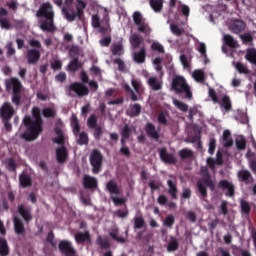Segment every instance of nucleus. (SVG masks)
<instances>
[{
	"instance_id": "39",
	"label": "nucleus",
	"mask_w": 256,
	"mask_h": 256,
	"mask_svg": "<svg viewBox=\"0 0 256 256\" xmlns=\"http://www.w3.org/2000/svg\"><path fill=\"white\" fill-rule=\"evenodd\" d=\"M240 209L242 215H250L251 213V204L245 199L240 200Z\"/></svg>"
},
{
	"instance_id": "60",
	"label": "nucleus",
	"mask_w": 256,
	"mask_h": 256,
	"mask_svg": "<svg viewBox=\"0 0 256 256\" xmlns=\"http://www.w3.org/2000/svg\"><path fill=\"white\" fill-rule=\"evenodd\" d=\"M47 243L51 245V247H57V241H55V234L53 231H50L46 237Z\"/></svg>"
},
{
	"instance_id": "61",
	"label": "nucleus",
	"mask_w": 256,
	"mask_h": 256,
	"mask_svg": "<svg viewBox=\"0 0 256 256\" xmlns=\"http://www.w3.org/2000/svg\"><path fill=\"white\" fill-rule=\"evenodd\" d=\"M115 65H118V71L125 72L127 69V66L125 65V62L121 58H116L113 61Z\"/></svg>"
},
{
	"instance_id": "37",
	"label": "nucleus",
	"mask_w": 256,
	"mask_h": 256,
	"mask_svg": "<svg viewBox=\"0 0 256 256\" xmlns=\"http://www.w3.org/2000/svg\"><path fill=\"white\" fill-rule=\"evenodd\" d=\"M177 249H179V240H177V238L171 236L170 241L167 245V251L169 253H173L174 251H177Z\"/></svg>"
},
{
	"instance_id": "15",
	"label": "nucleus",
	"mask_w": 256,
	"mask_h": 256,
	"mask_svg": "<svg viewBox=\"0 0 256 256\" xmlns=\"http://www.w3.org/2000/svg\"><path fill=\"white\" fill-rule=\"evenodd\" d=\"M26 59L28 65H37V63H39V59H41V51L35 48L27 50Z\"/></svg>"
},
{
	"instance_id": "54",
	"label": "nucleus",
	"mask_w": 256,
	"mask_h": 256,
	"mask_svg": "<svg viewBox=\"0 0 256 256\" xmlns=\"http://www.w3.org/2000/svg\"><path fill=\"white\" fill-rule=\"evenodd\" d=\"M236 147L238 151H245L247 147V140L244 137H240L236 139Z\"/></svg>"
},
{
	"instance_id": "46",
	"label": "nucleus",
	"mask_w": 256,
	"mask_h": 256,
	"mask_svg": "<svg viewBox=\"0 0 256 256\" xmlns=\"http://www.w3.org/2000/svg\"><path fill=\"white\" fill-rule=\"evenodd\" d=\"M173 105L175 107H177L179 109V111H182L183 113H187V111H189V106L187 104H185V102L174 99Z\"/></svg>"
},
{
	"instance_id": "21",
	"label": "nucleus",
	"mask_w": 256,
	"mask_h": 256,
	"mask_svg": "<svg viewBox=\"0 0 256 256\" xmlns=\"http://www.w3.org/2000/svg\"><path fill=\"white\" fill-rule=\"evenodd\" d=\"M218 187L220 189H227L228 193L226 195H228V197H235V186L233 183L229 182V180H221Z\"/></svg>"
},
{
	"instance_id": "48",
	"label": "nucleus",
	"mask_w": 256,
	"mask_h": 256,
	"mask_svg": "<svg viewBox=\"0 0 256 256\" xmlns=\"http://www.w3.org/2000/svg\"><path fill=\"white\" fill-rule=\"evenodd\" d=\"M141 115V104H134L131 106L129 116L130 117H139Z\"/></svg>"
},
{
	"instance_id": "9",
	"label": "nucleus",
	"mask_w": 256,
	"mask_h": 256,
	"mask_svg": "<svg viewBox=\"0 0 256 256\" xmlns=\"http://www.w3.org/2000/svg\"><path fill=\"white\" fill-rule=\"evenodd\" d=\"M68 89L80 98L87 97V95H89V87L82 82H73L68 86Z\"/></svg>"
},
{
	"instance_id": "43",
	"label": "nucleus",
	"mask_w": 256,
	"mask_h": 256,
	"mask_svg": "<svg viewBox=\"0 0 256 256\" xmlns=\"http://www.w3.org/2000/svg\"><path fill=\"white\" fill-rule=\"evenodd\" d=\"M238 177L243 183L247 184L251 178V172H249V170H240L238 172Z\"/></svg>"
},
{
	"instance_id": "10",
	"label": "nucleus",
	"mask_w": 256,
	"mask_h": 256,
	"mask_svg": "<svg viewBox=\"0 0 256 256\" xmlns=\"http://www.w3.org/2000/svg\"><path fill=\"white\" fill-rule=\"evenodd\" d=\"M14 115L15 108H13L11 102H4L0 107V119H13Z\"/></svg>"
},
{
	"instance_id": "51",
	"label": "nucleus",
	"mask_w": 256,
	"mask_h": 256,
	"mask_svg": "<svg viewBox=\"0 0 256 256\" xmlns=\"http://www.w3.org/2000/svg\"><path fill=\"white\" fill-rule=\"evenodd\" d=\"M145 227V219L143 216L134 217V229H143Z\"/></svg>"
},
{
	"instance_id": "57",
	"label": "nucleus",
	"mask_w": 256,
	"mask_h": 256,
	"mask_svg": "<svg viewBox=\"0 0 256 256\" xmlns=\"http://www.w3.org/2000/svg\"><path fill=\"white\" fill-rule=\"evenodd\" d=\"M170 29L176 37H181V35L185 33V30L179 28L177 24H171Z\"/></svg>"
},
{
	"instance_id": "6",
	"label": "nucleus",
	"mask_w": 256,
	"mask_h": 256,
	"mask_svg": "<svg viewBox=\"0 0 256 256\" xmlns=\"http://www.w3.org/2000/svg\"><path fill=\"white\" fill-rule=\"evenodd\" d=\"M106 191L111 194L110 199L114 203L115 207H119L120 205H125V203H127V198L115 196L123 193V189L119 184H117V181L109 180L106 184Z\"/></svg>"
},
{
	"instance_id": "59",
	"label": "nucleus",
	"mask_w": 256,
	"mask_h": 256,
	"mask_svg": "<svg viewBox=\"0 0 256 256\" xmlns=\"http://www.w3.org/2000/svg\"><path fill=\"white\" fill-rule=\"evenodd\" d=\"M121 137L124 139H129V137H131V127H129V124H125L122 128Z\"/></svg>"
},
{
	"instance_id": "32",
	"label": "nucleus",
	"mask_w": 256,
	"mask_h": 256,
	"mask_svg": "<svg viewBox=\"0 0 256 256\" xmlns=\"http://www.w3.org/2000/svg\"><path fill=\"white\" fill-rule=\"evenodd\" d=\"M141 43H143V37H141L139 34H133L130 37L132 49H139V47H141Z\"/></svg>"
},
{
	"instance_id": "1",
	"label": "nucleus",
	"mask_w": 256,
	"mask_h": 256,
	"mask_svg": "<svg viewBox=\"0 0 256 256\" xmlns=\"http://www.w3.org/2000/svg\"><path fill=\"white\" fill-rule=\"evenodd\" d=\"M32 117L25 116L23 119L24 126L28 131L20 135L24 141H35L43 133V117H41V110L38 107L32 108Z\"/></svg>"
},
{
	"instance_id": "8",
	"label": "nucleus",
	"mask_w": 256,
	"mask_h": 256,
	"mask_svg": "<svg viewBox=\"0 0 256 256\" xmlns=\"http://www.w3.org/2000/svg\"><path fill=\"white\" fill-rule=\"evenodd\" d=\"M132 18L135 25H137L138 27L139 33H144V35L151 34V27H149L147 20L143 17V14H141V12L139 11L134 12L132 15Z\"/></svg>"
},
{
	"instance_id": "34",
	"label": "nucleus",
	"mask_w": 256,
	"mask_h": 256,
	"mask_svg": "<svg viewBox=\"0 0 256 256\" xmlns=\"http://www.w3.org/2000/svg\"><path fill=\"white\" fill-rule=\"evenodd\" d=\"M224 42L231 49H237L238 47L237 40H235V38L231 34L224 35Z\"/></svg>"
},
{
	"instance_id": "47",
	"label": "nucleus",
	"mask_w": 256,
	"mask_h": 256,
	"mask_svg": "<svg viewBox=\"0 0 256 256\" xmlns=\"http://www.w3.org/2000/svg\"><path fill=\"white\" fill-rule=\"evenodd\" d=\"M42 115L46 119H54V117L57 115V112L53 108H44L42 110Z\"/></svg>"
},
{
	"instance_id": "5",
	"label": "nucleus",
	"mask_w": 256,
	"mask_h": 256,
	"mask_svg": "<svg viewBox=\"0 0 256 256\" xmlns=\"http://www.w3.org/2000/svg\"><path fill=\"white\" fill-rule=\"evenodd\" d=\"M6 89L7 91L12 89V103L19 107L21 105V91L23 89V84L19 81L18 78L12 77L6 81Z\"/></svg>"
},
{
	"instance_id": "49",
	"label": "nucleus",
	"mask_w": 256,
	"mask_h": 256,
	"mask_svg": "<svg viewBox=\"0 0 256 256\" xmlns=\"http://www.w3.org/2000/svg\"><path fill=\"white\" fill-rule=\"evenodd\" d=\"M173 225H175V216H173V214H170L164 219L163 226L168 227V229H173Z\"/></svg>"
},
{
	"instance_id": "23",
	"label": "nucleus",
	"mask_w": 256,
	"mask_h": 256,
	"mask_svg": "<svg viewBox=\"0 0 256 256\" xmlns=\"http://www.w3.org/2000/svg\"><path fill=\"white\" fill-rule=\"evenodd\" d=\"M13 223L16 235H25V223L23 220H21L19 217H14Z\"/></svg>"
},
{
	"instance_id": "31",
	"label": "nucleus",
	"mask_w": 256,
	"mask_h": 256,
	"mask_svg": "<svg viewBox=\"0 0 256 256\" xmlns=\"http://www.w3.org/2000/svg\"><path fill=\"white\" fill-rule=\"evenodd\" d=\"M10 253L7 239L0 237V256H8Z\"/></svg>"
},
{
	"instance_id": "25",
	"label": "nucleus",
	"mask_w": 256,
	"mask_h": 256,
	"mask_svg": "<svg viewBox=\"0 0 256 256\" xmlns=\"http://www.w3.org/2000/svg\"><path fill=\"white\" fill-rule=\"evenodd\" d=\"M70 125L72 127V131H73L75 137H77V135H79V133H81V124H79V118H77L76 114L71 115Z\"/></svg>"
},
{
	"instance_id": "40",
	"label": "nucleus",
	"mask_w": 256,
	"mask_h": 256,
	"mask_svg": "<svg viewBox=\"0 0 256 256\" xmlns=\"http://www.w3.org/2000/svg\"><path fill=\"white\" fill-rule=\"evenodd\" d=\"M163 1L164 0H150V7H152L155 13H161V11H163Z\"/></svg>"
},
{
	"instance_id": "45",
	"label": "nucleus",
	"mask_w": 256,
	"mask_h": 256,
	"mask_svg": "<svg viewBox=\"0 0 256 256\" xmlns=\"http://www.w3.org/2000/svg\"><path fill=\"white\" fill-rule=\"evenodd\" d=\"M178 155L179 157L182 159V160H185V159H192L193 157V150H189L187 148H183L182 150H180L178 152Z\"/></svg>"
},
{
	"instance_id": "58",
	"label": "nucleus",
	"mask_w": 256,
	"mask_h": 256,
	"mask_svg": "<svg viewBox=\"0 0 256 256\" xmlns=\"http://www.w3.org/2000/svg\"><path fill=\"white\" fill-rule=\"evenodd\" d=\"M92 27H94V29H101V18L99 14L92 15Z\"/></svg>"
},
{
	"instance_id": "16",
	"label": "nucleus",
	"mask_w": 256,
	"mask_h": 256,
	"mask_svg": "<svg viewBox=\"0 0 256 256\" xmlns=\"http://www.w3.org/2000/svg\"><path fill=\"white\" fill-rule=\"evenodd\" d=\"M144 131L150 139H153L154 141H159L161 135L159 134V130H157V127H155V124L151 122L146 123Z\"/></svg>"
},
{
	"instance_id": "14",
	"label": "nucleus",
	"mask_w": 256,
	"mask_h": 256,
	"mask_svg": "<svg viewBox=\"0 0 256 256\" xmlns=\"http://www.w3.org/2000/svg\"><path fill=\"white\" fill-rule=\"evenodd\" d=\"M62 15L69 23H73L75 19H79V13L73 6L62 7Z\"/></svg>"
},
{
	"instance_id": "36",
	"label": "nucleus",
	"mask_w": 256,
	"mask_h": 256,
	"mask_svg": "<svg viewBox=\"0 0 256 256\" xmlns=\"http://www.w3.org/2000/svg\"><path fill=\"white\" fill-rule=\"evenodd\" d=\"M77 137L76 143L78 145H89V134L87 132H79Z\"/></svg>"
},
{
	"instance_id": "30",
	"label": "nucleus",
	"mask_w": 256,
	"mask_h": 256,
	"mask_svg": "<svg viewBox=\"0 0 256 256\" xmlns=\"http://www.w3.org/2000/svg\"><path fill=\"white\" fill-rule=\"evenodd\" d=\"M148 85L151 87L152 91H161V89H163V85L159 82L157 77H150L148 79Z\"/></svg>"
},
{
	"instance_id": "11",
	"label": "nucleus",
	"mask_w": 256,
	"mask_h": 256,
	"mask_svg": "<svg viewBox=\"0 0 256 256\" xmlns=\"http://www.w3.org/2000/svg\"><path fill=\"white\" fill-rule=\"evenodd\" d=\"M111 31V18H109V12H107V9H105L103 17L100 20L99 33H101L102 35H107V33H111Z\"/></svg>"
},
{
	"instance_id": "42",
	"label": "nucleus",
	"mask_w": 256,
	"mask_h": 256,
	"mask_svg": "<svg viewBox=\"0 0 256 256\" xmlns=\"http://www.w3.org/2000/svg\"><path fill=\"white\" fill-rule=\"evenodd\" d=\"M112 55L117 57H121L123 55V43L118 42L117 44H113L111 47Z\"/></svg>"
},
{
	"instance_id": "12",
	"label": "nucleus",
	"mask_w": 256,
	"mask_h": 256,
	"mask_svg": "<svg viewBox=\"0 0 256 256\" xmlns=\"http://www.w3.org/2000/svg\"><path fill=\"white\" fill-rule=\"evenodd\" d=\"M158 153L161 161H163V163H166V165H175L177 163V158L175 157V155L167 152V148H159Z\"/></svg>"
},
{
	"instance_id": "13",
	"label": "nucleus",
	"mask_w": 256,
	"mask_h": 256,
	"mask_svg": "<svg viewBox=\"0 0 256 256\" xmlns=\"http://www.w3.org/2000/svg\"><path fill=\"white\" fill-rule=\"evenodd\" d=\"M58 249L60 252L63 253V255L77 256V250H75V248L73 247L71 242H69L67 240L60 241V243L58 245Z\"/></svg>"
},
{
	"instance_id": "56",
	"label": "nucleus",
	"mask_w": 256,
	"mask_h": 256,
	"mask_svg": "<svg viewBox=\"0 0 256 256\" xmlns=\"http://www.w3.org/2000/svg\"><path fill=\"white\" fill-rule=\"evenodd\" d=\"M150 49L151 51H156L157 53H165V48L159 42H153Z\"/></svg>"
},
{
	"instance_id": "24",
	"label": "nucleus",
	"mask_w": 256,
	"mask_h": 256,
	"mask_svg": "<svg viewBox=\"0 0 256 256\" xmlns=\"http://www.w3.org/2000/svg\"><path fill=\"white\" fill-rule=\"evenodd\" d=\"M19 183L20 187L23 189H27L28 187H31L33 185V180L31 179V176L27 173H22L19 175Z\"/></svg>"
},
{
	"instance_id": "35",
	"label": "nucleus",
	"mask_w": 256,
	"mask_h": 256,
	"mask_svg": "<svg viewBox=\"0 0 256 256\" xmlns=\"http://www.w3.org/2000/svg\"><path fill=\"white\" fill-rule=\"evenodd\" d=\"M5 166L7 171H9L10 173H17V162H15V159L7 158L5 160Z\"/></svg>"
},
{
	"instance_id": "44",
	"label": "nucleus",
	"mask_w": 256,
	"mask_h": 256,
	"mask_svg": "<svg viewBox=\"0 0 256 256\" xmlns=\"http://www.w3.org/2000/svg\"><path fill=\"white\" fill-rule=\"evenodd\" d=\"M58 137L53 138V143H57V145H61V147H65V136H63V131L55 130Z\"/></svg>"
},
{
	"instance_id": "53",
	"label": "nucleus",
	"mask_w": 256,
	"mask_h": 256,
	"mask_svg": "<svg viewBox=\"0 0 256 256\" xmlns=\"http://www.w3.org/2000/svg\"><path fill=\"white\" fill-rule=\"evenodd\" d=\"M93 132V137L96 141H101V137H103V127L101 125L96 126Z\"/></svg>"
},
{
	"instance_id": "33",
	"label": "nucleus",
	"mask_w": 256,
	"mask_h": 256,
	"mask_svg": "<svg viewBox=\"0 0 256 256\" xmlns=\"http://www.w3.org/2000/svg\"><path fill=\"white\" fill-rule=\"evenodd\" d=\"M167 185L170 197H172V199H177V193H179V190L177 189V184L172 180H168Z\"/></svg>"
},
{
	"instance_id": "2",
	"label": "nucleus",
	"mask_w": 256,
	"mask_h": 256,
	"mask_svg": "<svg viewBox=\"0 0 256 256\" xmlns=\"http://www.w3.org/2000/svg\"><path fill=\"white\" fill-rule=\"evenodd\" d=\"M36 17L38 19H44L40 23V29L45 33H55L57 27L55 26V10H53V4L51 2H44L40 5L36 11Z\"/></svg>"
},
{
	"instance_id": "29",
	"label": "nucleus",
	"mask_w": 256,
	"mask_h": 256,
	"mask_svg": "<svg viewBox=\"0 0 256 256\" xmlns=\"http://www.w3.org/2000/svg\"><path fill=\"white\" fill-rule=\"evenodd\" d=\"M85 9H87V2L83 0H77L76 2V11L78 13V19H83V15H85Z\"/></svg>"
},
{
	"instance_id": "41",
	"label": "nucleus",
	"mask_w": 256,
	"mask_h": 256,
	"mask_svg": "<svg viewBox=\"0 0 256 256\" xmlns=\"http://www.w3.org/2000/svg\"><path fill=\"white\" fill-rule=\"evenodd\" d=\"M97 245L101 247V249H110L111 242H109V238H103L102 236H98L96 240Z\"/></svg>"
},
{
	"instance_id": "4",
	"label": "nucleus",
	"mask_w": 256,
	"mask_h": 256,
	"mask_svg": "<svg viewBox=\"0 0 256 256\" xmlns=\"http://www.w3.org/2000/svg\"><path fill=\"white\" fill-rule=\"evenodd\" d=\"M200 175L202 180H198L196 185L201 198L205 199L207 197V187L210 189V191H215V182L213 181L211 173H209V169L207 168H201Z\"/></svg>"
},
{
	"instance_id": "3",
	"label": "nucleus",
	"mask_w": 256,
	"mask_h": 256,
	"mask_svg": "<svg viewBox=\"0 0 256 256\" xmlns=\"http://www.w3.org/2000/svg\"><path fill=\"white\" fill-rule=\"evenodd\" d=\"M171 91H174L176 95H183V99H187L188 101L193 99L191 86H189V83H187V79L181 75H175L172 78Z\"/></svg>"
},
{
	"instance_id": "19",
	"label": "nucleus",
	"mask_w": 256,
	"mask_h": 256,
	"mask_svg": "<svg viewBox=\"0 0 256 256\" xmlns=\"http://www.w3.org/2000/svg\"><path fill=\"white\" fill-rule=\"evenodd\" d=\"M147 59V49L145 47H141L139 51L133 53V61L138 63L139 65L145 63Z\"/></svg>"
},
{
	"instance_id": "28",
	"label": "nucleus",
	"mask_w": 256,
	"mask_h": 256,
	"mask_svg": "<svg viewBox=\"0 0 256 256\" xmlns=\"http://www.w3.org/2000/svg\"><path fill=\"white\" fill-rule=\"evenodd\" d=\"M220 107L224 108L226 113H229L233 109V104H231V98L228 95L222 97L221 101L218 102Z\"/></svg>"
},
{
	"instance_id": "62",
	"label": "nucleus",
	"mask_w": 256,
	"mask_h": 256,
	"mask_svg": "<svg viewBox=\"0 0 256 256\" xmlns=\"http://www.w3.org/2000/svg\"><path fill=\"white\" fill-rule=\"evenodd\" d=\"M217 148V140L215 138H210L208 153L209 155H213L215 153V149Z\"/></svg>"
},
{
	"instance_id": "17",
	"label": "nucleus",
	"mask_w": 256,
	"mask_h": 256,
	"mask_svg": "<svg viewBox=\"0 0 256 256\" xmlns=\"http://www.w3.org/2000/svg\"><path fill=\"white\" fill-rule=\"evenodd\" d=\"M31 211V207H27L23 204L19 205L17 208V212L22 217V219H24L25 223L33 221V214L31 213Z\"/></svg>"
},
{
	"instance_id": "63",
	"label": "nucleus",
	"mask_w": 256,
	"mask_h": 256,
	"mask_svg": "<svg viewBox=\"0 0 256 256\" xmlns=\"http://www.w3.org/2000/svg\"><path fill=\"white\" fill-rule=\"evenodd\" d=\"M132 87L134 91H136L137 95L141 96V93H143V86L139 83L137 80H132Z\"/></svg>"
},
{
	"instance_id": "52",
	"label": "nucleus",
	"mask_w": 256,
	"mask_h": 256,
	"mask_svg": "<svg viewBox=\"0 0 256 256\" xmlns=\"http://www.w3.org/2000/svg\"><path fill=\"white\" fill-rule=\"evenodd\" d=\"M240 39L244 45H252L253 44V35L251 33L247 32L242 35H240Z\"/></svg>"
},
{
	"instance_id": "20",
	"label": "nucleus",
	"mask_w": 256,
	"mask_h": 256,
	"mask_svg": "<svg viewBox=\"0 0 256 256\" xmlns=\"http://www.w3.org/2000/svg\"><path fill=\"white\" fill-rule=\"evenodd\" d=\"M83 187H84V189H97V187H98L97 178L87 175V174L84 175Z\"/></svg>"
},
{
	"instance_id": "38",
	"label": "nucleus",
	"mask_w": 256,
	"mask_h": 256,
	"mask_svg": "<svg viewBox=\"0 0 256 256\" xmlns=\"http://www.w3.org/2000/svg\"><path fill=\"white\" fill-rule=\"evenodd\" d=\"M245 59L252 63V65L256 66V49L249 48L246 51Z\"/></svg>"
},
{
	"instance_id": "55",
	"label": "nucleus",
	"mask_w": 256,
	"mask_h": 256,
	"mask_svg": "<svg viewBox=\"0 0 256 256\" xmlns=\"http://www.w3.org/2000/svg\"><path fill=\"white\" fill-rule=\"evenodd\" d=\"M235 67H236V70L238 71V73H242L244 75H249V73H251V71H249V69H247V66H245L241 62H237Z\"/></svg>"
},
{
	"instance_id": "50",
	"label": "nucleus",
	"mask_w": 256,
	"mask_h": 256,
	"mask_svg": "<svg viewBox=\"0 0 256 256\" xmlns=\"http://www.w3.org/2000/svg\"><path fill=\"white\" fill-rule=\"evenodd\" d=\"M87 127L88 129H95V127H99L97 124V116L95 114H91L87 119Z\"/></svg>"
},
{
	"instance_id": "7",
	"label": "nucleus",
	"mask_w": 256,
	"mask_h": 256,
	"mask_svg": "<svg viewBox=\"0 0 256 256\" xmlns=\"http://www.w3.org/2000/svg\"><path fill=\"white\" fill-rule=\"evenodd\" d=\"M90 165L92 167V173L98 175L103 169V154L99 149H94L90 154Z\"/></svg>"
},
{
	"instance_id": "26",
	"label": "nucleus",
	"mask_w": 256,
	"mask_h": 256,
	"mask_svg": "<svg viewBox=\"0 0 256 256\" xmlns=\"http://www.w3.org/2000/svg\"><path fill=\"white\" fill-rule=\"evenodd\" d=\"M76 243H89L91 241V235L89 231L78 232L74 236Z\"/></svg>"
},
{
	"instance_id": "64",
	"label": "nucleus",
	"mask_w": 256,
	"mask_h": 256,
	"mask_svg": "<svg viewBox=\"0 0 256 256\" xmlns=\"http://www.w3.org/2000/svg\"><path fill=\"white\" fill-rule=\"evenodd\" d=\"M193 77L198 82L205 81V73L202 70L195 71Z\"/></svg>"
},
{
	"instance_id": "27",
	"label": "nucleus",
	"mask_w": 256,
	"mask_h": 256,
	"mask_svg": "<svg viewBox=\"0 0 256 256\" xmlns=\"http://www.w3.org/2000/svg\"><path fill=\"white\" fill-rule=\"evenodd\" d=\"M83 67V64L79 62V58H74L71 60L67 66V71H71V73H77L79 69Z\"/></svg>"
},
{
	"instance_id": "18",
	"label": "nucleus",
	"mask_w": 256,
	"mask_h": 256,
	"mask_svg": "<svg viewBox=\"0 0 256 256\" xmlns=\"http://www.w3.org/2000/svg\"><path fill=\"white\" fill-rule=\"evenodd\" d=\"M246 27L247 24L245 21L236 19L231 23L229 29L232 33H235V35H239V33H243V31H245Z\"/></svg>"
},
{
	"instance_id": "22",
	"label": "nucleus",
	"mask_w": 256,
	"mask_h": 256,
	"mask_svg": "<svg viewBox=\"0 0 256 256\" xmlns=\"http://www.w3.org/2000/svg\"><path fill=\"white\" fill-rule=\"evenodd\" d=\"M68 157H69V152L67 151V148L65 146H60L56 149V159L58 163L60 164L65 163Z\"/></svg>"
}]
</instances>
